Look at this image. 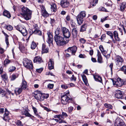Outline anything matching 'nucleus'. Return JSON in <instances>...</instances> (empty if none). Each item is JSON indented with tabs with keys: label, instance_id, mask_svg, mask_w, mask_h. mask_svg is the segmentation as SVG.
<instances>
[{
	"label": "nucleus",
	"instance_id": "f257e3e1",
	"mask_svg": "<svg viewBox=\"0 0 126 126\" xmlns=\"http://www.w3.org/2000/svg\"><path fill=\"white\" fill-rule=\"evenodd\" d=\"M22 13L21 14L27 20L30 19L31 17L32 11L26 7H23L21 9Z\"/></svg>",
	"mask_w": 126,
	"mask_h": 126
},
{
	"label": "nucleus",
	"instance_id": "f03ea898",
	"mask_svg": "<svg viewBox=\"0 0 126 126\" xmlns=\"http://www.w3.org/2000/svg\"><path fill=\"white\" fill-rule=\"evenodd\" d=\"M54 39L57 45L58 46H62L68 43V41H65L63 35L54 37Z\"/></svg>",
	"mask_w": 126,
	"mask_h": 126
},
{
	"label": "nucleus",
	"instance_id": "7ed1b4c3",
	"mask_svg": "<svg viewBox=\"0 0 126 126\" xmlns=\"http://www.w3.org/2000/svg\"><path fill=\"white\" fill-rule=\"evenodd\" d=\"M24 66L26 68L30 70L32 69L33 65L32 62L31 60L26 59L23 61Z\"/></svg>",
	"mask_w": 126,
	"mask_h": 126
},
{
	"label": "nucleus",
	"instance_id": "20e7f679",
	"mask_svg": "<svg viewBox=\"0 0 126 126\" xmlns=\"http://www.w3.org/2000/svg\"><path fill=\"white\" fill-rule=\"evenodd\" d=\"M112 82L113 85L117 87L122 86L123 85L125 84V82L123 80L120 78H117L116 81L112 80Z\"/></svg>",
	"mask_w": 126,
	"mask_h": 126
},
{
	"label": "nucleus",
	"instance_id": "39448f33",
	"mask_svg": "<svg viewBox=\"0 0 126 126\" xmlns=\"http://www.w3.org/2000/svg\"><path fill=\"white\" fill-rule=\"evenodd\" d=\"M61 31L64 37L67 38H69L70 37L71 33L68 29L65 27H63L62 28Z\"/></svg>",
	"mask_w": 126,
	"mask_h": 126
},
{
	"label": "nucleus",
	"instance_id": "423d86ee",
	"mask_svg": "<svg viewBox=\"0 0 126 126\" xmlns=\"http://www.w3.org/2000/svg\"><path fill=\"white\" fill-rule=\"evenodd\" d=\"M115 63L117 66L120 67L124 62L123 59L119 56H117L115 60Z\"/></svg>",
	"mask_w": 126,
	"mask_h": 126
},
{
	"label": "nucleus",
	"instance_id": "0eeeda50",
	"mask_svg": "<svg viewBox=\"0 0 126 126\" xmlns=\"http://www.w3.org/2000/svg\"><path fill=\"white\" fill-rule=\"evenodd\" d=\"M29 109L27 106H26L23 108V109L21 112V114L25 115L26 116L29 117H34V116L30 114L29 112Z\"/></svg>",
	"mask_w": 126,
	"mask_h": 126
},
{
	"label": "nucleus",
	"instance_id": "6e6552de",
	"mask_svg": "<svg viewBox=\"0 0 126 126\" xmlns=\"http://www.w3.org/2000/svg\"><path fill=\"white\" fill-rule=\"evenodd\" d=\"M33 96L35 98L40 101L43 100V97H42V93L40 91L37 90L34 92Z\"/></svg>",
	"mask_w": 126,
	"mask_h": 126
},
{
	"label": "nucleus",
	"instance_id": "1a4fd4ad",
	"mask_svg": "<svg viewBox=\"0 0 126 126\" xmlns=\"http://www.w3.org/2000/svg\"><path fill=\"white\" fill-rule=\"evenodd\" d=\"M68 94L66 93L64 95H63L62 96V102L63 104H66L67 103L68 101L70 99V98L67 96Z\"/></svg>",
	"mask_w": 126,
	"mask_h": 126
},
{
	"label": "nucleus",
	"instance_id": "9d476101",
	"mask_svg": "<svg viewBox=\"0 0 126 126\" xmlns=\"http://www.w3.org/2000/svg\"><path fill=\"white\" fill-rule=\"evenodd\" d=\"M115 126H126L122 119H117L114 123Z\"/></svg>",
	"mask_w": 126,
	"mask_h": 126
},
{
	"label": "nucleus",
	"instance_id": "9b49d317",
	"mask_svg": "<svg viewBox=\"0 0 126 126\" xmlns=\"http://www.w3.org/2000/svg\"><path fill=\"white\" fill-rule=\"evenodd\" d=\"M77 50V48L75 46H74L71 47H68L67 50H65V52H68L71 53L72 54L74 55Z\"/></svg>",
	"mask_w": 126,
	"mask_h": 126
},
{
	"label": "nucleus",
	"instance_id": "f8f14e48",
	"mask_svg": "<svg viewBox=\"0 0 126 126\" xmlns=\"http://www.w3.org/2000/svg\"><path fill=\"white\" fill-rule=\"evenodd\" d=\"M69 4V2L67 0H62L61 1V7L64 8L67 7Z\"/></svg>",
	"mask_w": 126,
	"mask_h": 126
},
{
	"label": "nucleus",
	"instance_id": "ddd939ff",
	"mask_svg": "<svg viewBox=\"0 0 126 126\" xmlns=\"http://www.w3.org/2000/svg\"><path fill=\"white\" fill-rule=\"evenodd\" d=\"M47 34L48 36L47 40V43L49 44H52L53 37L52 35L49 32H48L47 33Z\"/></svg>",
	"mask_w": 126,
	"mask_h": 126
},
{
	"label": "nucleus",
	"instance_id": "4468645a",
	"mask_svg": "<svg viewBox=\"0 0 126 126\" xmlns=\"http://www.w3.org/2000/svg\"><path fill=\"white\" fill-rule=\"evenodd\" d=\"M115 96L117 98L122 99L123 97V94L122 92L119 90H117L116 92Z\"/></svg>",
	"mask_w": 126,
	"mask_h": 126
},
{
	"label": "nucleus",
	"instance_id": "2eb2a0df",
	"mask_svg": "<svg viewBox=\"0 0 126 126\" xmlns=\"http://www.w3.org/2000/svg\"><path fill=\"white\" fill-rule=\"evenodd\" d=\"M33 62L37 63H40L43 62V61L40 56H37L35 57Z\"/></svg>",
	"mask_w": 126,
	"mask_h": 126
},
{
	"label": "nucleus",
	"instance_id": "dca6fc26",
	"mask_svg": "<svg viewBox=\"0 0 126 126\" xmlns=\"http://www.w3.org/2000/svg\"><path fill=\"white\" fill-rule=\"evenodd\" d=\"M48 68L49 70L53 69L54 68V63L52 59H49L48 62Z\"/></svg>",
	"mask_w": 126,
	"mask_h": 126
},
{
	"label": "nucleus",
	"instance_id": "f3484780",
	"mask_svg": "<svg viewBox=\"0 0 126 126\" xmlns=\"http://www.w3.org/2000/svg\"><path fill=\"white\" fill-rule=\"evenodd\" d=\"M48 48L46 47L44 44H43L42 47V53H47L48 52Z\"/></svg>",
	"mask_w": 126,
	"mask_h": 126
},
{
	"label": "nucleus",
	"instance_id": "a211bd4d",
	"mask_svg": "<svg viewBox=\"0 0 126 126\" xmlns=\"http://www.w3.org/2000/svg\"><path fill=\"white\" fill-rule=\"evenodd\" d=\"M97 56L98 57L97 61L99 63H103L102 58L101 57L100 52L98 50H97Z\"/></svg>",
	"mask_w": 126,
	"mask_h": 126
},
{
	"label": "nucleus",
	"instance_id": "6ab92c4d",
	"mask_svg": "<svg viewBox=\"0 0 126 126\" xmlns=\"http://www.w3.org/2000/svg\"><path fill=\"white\" fill-rule=\"evenodd\" d=\"M9 112L6 110L5 109L4 113V114L3 117H2L3 119L5 121L7 120L8 119V115Z\"/></svg>",
	"mask_w": 126,
	"mask_h": 126
},
{
	"label": "nucleus",
	"instance_id": "aec40b11",
	"mask_svg": "<svg viewBox=\"0 0 126 126\" xmlns=\"http://www.w3.org/2000/svg\"><path fill=\"white\" fill-rule=\"evenodd\" d=\"M126 7V2H123L120 6V10L121 12H123L125 9Z\"/></svg>",
	"mask_w": 126,
	"mask_h": 126
},
{
	"label": "nucleus",
	"instance_id": "412c9836",
	"mask_svg": "<svg viewBox=\"0 0 126 126\" xmlns=\"http://www.w3.org/2000/svg\"><path fill=\"white\" fill-rule=\"evenodd\" d=\"M94 77L95 81L99 82L101 83L102 82V79L101 77L100 76L95 75H94Z\"/></svg>",
	"mask_w": 126,
	"mask_h": 126
},
{
	"label": "nucleus",
	"instance_id": "4be33fe9",
	"mask_svg": "<svg viewBox=\"0 0 126 126\" xmlns=\"http://www.w3.org/2000/svg\"><path fill=\"white\" fill-rule=\"evenodd\" d=\"M113 35L115 40L118 41H120V38L118 37V34L117 31H114V32Z\"/></svg>",
	"mask_w": 126,
	"mask_h": 126
},
{
	"label": "nucleus",
	"instance_id": "5701e85b",
	"mask_svg": "<svg viewBox=\"0 0 126 126\" xmlns=\"http://www.w3.org/2000/svg\"><path fill=\"white\" fill-rule=\"evenodd\" d=\"M3 15L8 18H10L11 16L10 12L6 10H5L3 13Z\"/></svg>",
	"mask_w": 126,
	"mask_h": 126
},
{
	"label": "nucleus",
	"instance_id": "b1692460",
	"mask_svg": "<svg viewBox=\"0 0 126 126\" xmlns=\"http://www.w3.org/2000/svg\"><path fill=\"white\" fill-rule=\"evenodd\" d=\"M27 87L26 82L24 80H23L21 83V87L23 90L25 89Z\"/></svg>",
	"mask_w": 126,
	"mask_h": 126
},
{
	"label": "nucleus",
	"instance_id": "393cba45",
	"mask_svg": "<svg viewBox=\"0 0 126 126\" xmlns=\"http://www.w3.org/2000/svg\"><path fill=\"white\" fill-rule=\"evenodd\" d=\"M78 24L80 25L81 24L83 21V18L77 16L76 17Z\"/></svg>",
	"mask_w": 126,
	"mask_h": 126
},
{
	"label": "nucleus",
	"instance_id": "a878e982",
	"mask_svg": "<svg viewBox=\"0 0 126 126\" xmlns=\"http://www.w3.org/2000/svg\"><path fill=\"white\" fill-rule=\"evenodd\" d=\"M72 33L73 37H76L78 34V30L77 28L72 29Z\"/></svg>",
	"mask_w": 126,
	"mask_h": 126
},
{
	"label": "nucleus",
	"instance_id": "bb28decb",
	"mask_svg": "<svg viewBox=\"0 0 126 126\" xmlns=\"http://www.w3.org/2000/svg\"><path fill=\"white\" fill-rule=\"evenodd\" d=\"M99 48L102 54L104 56H105L107 52L106 51L104 50L103 47L102 46L100 45L99 47Z\"/></svg>",
	"mask_w": 126,
	"mask_h": 126
},
{
	"label": "nucleus",
	"instance_id": "cd10ccee",
	"mask_svg": "<svg viewBox=\"0 0 126 126\" xmlns=\"http://www.w3.org/2000/svg\"><path fill=\"white\" fill-rule=\"evenodd\" d=\"M23 89L21 87L19 88H16L15 90V92L16 95L19 94L22 92Z\"/></svg>",
	"mask_w": 126,
	"mask_h": 126
},
{
	"label": "nucleus",
	"instance_id": "c85d7f7f",
	"mask_svg": "<svg viewBox=\"0 0 126 126\" xmlns=\"http://www.w3.org/2000/svg\"><path fill=\"white\" fill-rule=\"evenodd\" d=\"M16 69V67L15 66L11 65L10 66L8 69L9 72H14Z\"/></svg>",
	"mask_w": 126,
	"mask_h": 126
},
{
	"label": "nucleus",
	"instance_id": "c756f323",
	"mask_svg": "<svg viewBox=\"0 0 126 126\" xmlns=\"http://www.w3.org/2000/svg\"><path fill=\"white\" fill-rule=\"evenodd\" d=\"M82 79L85 84L87 85L88 84V80L86 76L84 74L81 75Z\"/></svg>",
	"mask_w": 126,
	"mask_h": 126
},
{
	"label": "nucleus",
	"instance_id": "7c9ffc66",
	"mask_svg": "<svg viewBox=\"0 0 126 126\" xmlns=\"http://www.w3.org/2000/svg\"><path fill=\"white\" fill-rule=\"evenodd\" d=\"M54 117L57 118L59 119V120L60 121L59 122V123H61L64 122L63 120H61V118H63L62 115H55Z\"/></svg>",
	"mask_w": 126,
	"mask_h": 126
},
{
	"label": "nucleus",
	"instance_id": "2f4dec72",
	"mask_svg": "<svg viewBox=\"0 0 126 126\" xmlns=\"http://www.w3.org/2000/svg\"><path fill=\"white\" fill-rule=\"evenodd\" d=\"M24 27L23 25H18L15 27V28L16 30L20 32L23 28H24Z\"/></svg>",
	"mask_w": 126,
	"mask_h": 126
},
{
	"label": "nucleus",
	"instance_id": "473e14b6",
	"mask_svg": "<svg viewBox=\"0 0 126 126\" xmlns=\"http://www.w3.org/2000/svg\"><path fill=\"white\" fill-rule=\"evenodd\" d=\"M32 32L34 34H36L39 35H42L41 31L38 29L33 31Z\"/></svg>",
	"mask_w": 126,
	"mask_h": 126
},
{
	"label": "nucleus",
	"instance_id": "72a5a7b5",
	"mask_svg": "<svg viewBox=\"0 0 126 126\" xmlns=\"http://www.w3.org/2000/svg\"><path fill=\"white\" fill-rule=\"evenodd\" d=\"M86 15L85 12L83 11L81 12L78 16L83 18L85 17Z\"/></svg>",
	"mask_w": 126,
	"mask_h": 126
},
{
	"label": "nucleus",
	"instance_id": "f704fd0d",
	"mask_svg": "<svg viewBox=\"0 0 126 126\" xmlns=\"http://www.w3.org/2000/svg\"><path fill=\"white\" fill-rule=\"evenodd\" d=\"M51 8L52 11L54 12H55L57 9V7L56 4H52L51 5Z\"/></svg>",
	"mask_w": 126,
	"mask_h": 126
},
{
	"label": "nucleus",
	"instance_id": "c9c22d12",
	"mask_svg": "<svg viewBox=\"0 0 126 126\" xmlns=\"http://www.w3.org/2000/svg\"><path fill=\"white\" fill-rule=\"evenodd\" d=\"M1 77L3 80L4 81H7L8 79V77L7 74L6 73L4 74H3L1 75Z\"/></svg>",
	"mask_w": 126,
	"mask_h": 126
},
{
	"label": "nucleus",
	"instance_id": "e433bc0d",
	"mask_svg": "<svg viewBox=\"0 0 126 126\" xmlns=\"http://www.w3.org/2000/svg\"><path fill=\"white\" fill-rule=\"evenodd\" d=\"M60 29L58 28L56 30L55 32V35L54 37H55L56 36H59L61 35H62V34H60Z\"/></svg>",
	"mask_w": 126,
	"mask_h": 126
},
{
	"label": "nucleus",
	"instance_id": "4c0bfd02",
	"mask_svg": "<svg viewBox=\"0 0 126 126\" xmlns=\"http://www.w3.org/2000/svg\"><path fill=\"white\" fill-rule=\"evenodd\" d=\"M20 32L24 36H26L27 34V30L25 27H24V28H23L22 31Z\"/></svg>",
	"mask_w": 126,
	"mask_h": 126
},
{
	"label": "nucleus",
	"instance_id": "58836bf2",
	"mask_svg": "<svg viewBox=\"0 0 126 126\" xmlns=\"http://www.w3.org/2000/svg\"><path fill=\"white\" fill-rule=\"evenodd\" d=\"M32 109L33 110L34 112L36 115V116H37L38 117H41L37 113V110L36 108L33 106H32Z\"/></svg>",
	"mask_w": 126,
	"mask_h": 126
},
{
	"label": "nucleus",
	"instance_id": "ea45409f",
	"mask_svg": "<svg viewBox=\"0 0 126 126\" xmlns=\"http://www.w3.org/2000/svg\"><path fill=\"white\" fill-rule=\"evenodd\" d=\"M18 77V75L15 74H13L10 77V79L11 81L15 80Z\"/></svg>",
	"mask_w": 126,
	"mask_h": 126
},
{
	"label": "nucleus",
	"instance_id": "a19ab883",
	"mask_svg": "<svg viewBox=\"0 0 126 126\" xmlns=\"http://www.w3.org/2000/svg\"><path fill=\"white\" fill-rule=\"evenodd\" d=\"M36 47V43L34 41L32 42L31 45V48L32 49H35Z\"/></svg>",
	"mask_w": 126,
	"mask_h": 126
},
{
	"label": "nucleus",
	"instance_id": "79ce46f5",
	"mask_svg": "<svg viewBox=\"0 0 126 126\" xmlns=\"http://www.w3.org/2000/svg\"><path fill=\"white\" fill-rule=\"evenodd\" d=\"M86 24H84L81 26L80 30V32H83L86 30Z\"/></svg>",
	"mask_w": 126,
	"mask_h": 126
},
{
	"label": "nucleus",
	"instance_id": "37998d69",
	"mask_svg": "<svg viewBox=\"0 0 126 126\" xmlns=\"http://www.w3.org/2000/svg\"><path fill=\"white\" fill-rule=\"evenodd\" d=\"M98 0H93L92 2L90 3V4L92 5L93 7L95 6L96 4L98 3Z\"/></svg>",
	"mask_w": 126,
	"mask_h": 126
},
{
	"label": "nucleus",
	"instance_id": "c03bdc74",
	"mask_svg": "<svg viewBox=\"0 0 126 126\" xmlns=\"http://www.w3.org/2000/svg\"><path fill=\"white\" fill-rule=\"evenodd\" d=\"M42 14L44 17H47L49 16V14L46 11V10L44 11L42 13Z\"/></svg>",
	"mask_w": 126,
	"mask_h": 126
},
{
	"label": "nucleus",
	"instance_id": "a18cd8bd",
	"mask_svg": "<svg viewBox=\"0 0 126 126\" xmlns=\"http://www.w3.org/2000/svg\"><path fill=\"white\" fill-rule=\"evenodd\" d=\"M104 106L106 108L109 109H111L113 108V106L107 103H105Z\"/></svg>",
	"mask_w": 126,
	"mask_h": 126
},
{
	"label": "nucleus",
	"instance_id": "49530a36",
	"mask_svg": "<svg viewBox=\"0 0 126 126\" xmlns=\"http://www.w3.org/2000/svg\"><path fill=\"white\" fill-rule=\"evenodd\" d=\"M106 34L110 36L112 40H114L113 35L112 33L110 31L106 32Z\"/></svg>",
	"mask_w": 126,
	"mask_h": 126
},
{
	"label": "nucleus",
	"instance_id": "de8ad7c7",
	"mask_svg": "<svg viewBox=\"0 0 126 126\" xmlns=\"http://www.w3.org/2000/svg\"><path fill=\"white\" fill-rule=\"evenodd\" d=\"M5 36V41L6 43L7 46L9 45V42H8V37H9V36L7 34H4Z\"/></svg>",
	"mask_w": 126,
	"mask_h": 126
},
{
	"label": "nucleus",
	"instance_id": "09e8293b",
	"mask_svg": "<svg viewBox=\"0 0 126 126\" xmlns=\"http://www.w3.org/2000/svg\"><path fill=\"white\" fill-rule=\"evenodd\" d=\"M11 62L10 60H9L7 59H6L4 61V64L5 66H6L9 63Z\"/></svg>",
	"mask_w": 126,
	"mask_h": 126
},
{
	"label": "nucleus",
	"instance_id": "8fccbe9b",
	"mask_svg": "<svg viewBox=\"0 0 126 126\" xmlns=\"http://www.w3.org/2000/svg\"><path fill=\"white\" fill-rule=\"evenodd\" d=\"M0 95H1L2 96H5L6 94V92L3 90H2V89H1V88H0Z\"/></svg>",
	"mask_w": 126,
	"mask_h": 126
},
{
	"label": "nucleus",
	"instance_id": "3c124183",
	"mask_svg": "<svg viewBox=\"0 0 126 126\" xmlns=\"http://www.w3.org/2000/svg\"><path fill=\"white\" fill-rule=\"evenodd\" d=\"M121 69L122 71H123L124 73L126 74V66H123L121 68Z\"/></svg>",
	"mask_w": 126,
	"mask_h": 126
},
{
	"label": "nucleus",
	"instance_id": "603ef678",
	"mask_svg": "<svg viewBox=\"0 0 126 126\" xmlns=\"http://www.w3.org/2000/svg\"><path fill=\"white\" fill-rule=\"evenodd\" d=\"M33 27L32 31L34 30H36L38 29V27L37 24H35L33 25Z\"/></svg>",
	"mask_w": 126,
	"mask_h": 126
},
{
	"label": "nucleus",
	"instance_id": "864d4df0",
	"mask_svg": "<svg viewBox=\"0 0 126 126\" xmlns=\"http://www.w3.org/2000/svg\"><path fill=\"white\" fill-rule=\"evenodd\" d=\"M42 97H43V100L44 98H47L48 97V94H44L42 93Z\"/></svg>",
	"mask_w": 126,
	"mask_h": 126
},
{
	"label": "nucleus",
	"instance_id": "5fc2aeb1",
	"mask_svg": "<svg viewBox=\"0 0 126 126\" xmlns=\"http://www.w3.org/2000/svg\"><path fill=\"white\" fill-rule=\"evenodd\" d=\"M54 86L53 84L49 83L48 84L47 87L49 89H52L53 87Z\"/></svg>",
	"mask_w": 126,
	"mask_h": 126
},
{
	"label": "nucleus",
	"instance_id": "6e6d98bb",
	"mask_svg": "<svg viewBox=\"0 0 126 126\" xmlns=\"http://www.w3.org/2000/svg\"><path fill=\"white\" fill-rule=\"evenodd\" d=\"M16 125L17 126H23V124L19 120H18L17 121Z\"/></svg>",
	"mask_w": 126,
	"mask_h": 126
},
{
	"label": "nucleus",
	"instance_id": "4d7b16f0",
	"mask_svg": "<svg viewBox=\"0 0 126 126\" xmlns=\"http://www.w3.org/2000/svg\"><path fill=\"white\" fill-rule=\"evenodd\" d=\"M105 4L109 6H110L112 5L111 2L110 0H108V1L107 2H106Z\"/></svg>",
	"mask_w": 126,
	"mask_h": 126
},
{
	"label": "nucleus",
	"instance_id": "13d9d810",
	"mask_svg": "<svg viewBox=\"0 0 126 126\" xmlns=\"http://www.w3.org/2000/svg\"><path fill=\"white\" fill-rule=\"evenodd\" d=\"M62 115V116L63 118H61V120H62L64 119L63 116H64L65 117H66L67 116V114L65 112H62V115Z\"/></svg>",
	"mask_w": 126,
	"mask_h": 126
},
{
	"label": "nucleus",
	"instance_id": "bf43d9fd",
	"mask_svg": "<svg viewBox=\"0 0 126 126\" xmlns=\"http://www.w3.org/2000/svg\"><path fill=\"white\" fill-rule=\"evenodd\" d=\"M6 28L9 31H11L13 29L12 27L10 25H9L7 26Z\"/></svg>",
	"mask_w": 126,
	"mask_h": 126
},
{
	"label": "nucleus",
	"instance_id": "052dcab7",
	"mask_svg": "<svg viewBox=\"0 0 126 126\" xmlns=\"http://www.w3.org/2000/svg\"><path fill=\"white\" fill-rule=\"evenodd\" d=\"M106 37V35L105 34H102L101 38V41H103V40L105 39Z\"/></svg>",
	"mask_w": 126,
	"mask_h": 126
},
{
	"label": "nucleus",
	"instance_id": "680f3d73",
	"mask_svg": "<svg viewBox=\"0 0 126 126\" xmlns=\"http://www.w3.org/2000/svg\"><path fill=\"white\" fill-rule=\"evenodd\" d=\"M70 80L71 81L74 80L75 81L76 79V78L75 77L74 75H72V77L70 78Z\"/></svg>",
	"mask_w": 126,
	"mask_h": 126
},
{
	"label": "nucleus",
	"instance_id": "e2e57ef3",
	"mask_svg": "<svg viewBox=\"0 0 126 126\" xmlns=\"http://www.w3.org/2000/svg\"><path fill=\"white\" fill-rule=\"evenodd\" d=\"M73 107L72 106H71L68 108V111L70 113L73 110Z\"/></svg>",
	"mask_w": 126,
	"mask_h": 126
},
{
	"label": "nucleus",
	"instance_id": "0e129e2a",
	"mask_svg": "<svg viewBox=\"0 0 126 126\" xmlns=\"http://www.w3.org/2000/svg\"><path fill=\"white\" fill-rule=\"evenodd\" d=\"M62 88L66 89L68 88V87L66 85L63 84L61 86Z\"/></svg>",
	"mask_w": 126,
	"mask_h": 126
},
{
	"label": "nucleus",
	"instance_id": "69168bd1",
	"mask_svg": "<svg viewBox=\"0 0 126 126\" xmlns=\"http://www.w3.org/2000/svg\"><path fill=\"white\" fill-rule=\"evenodd\" d=\"M80 42L82 43H84L86 41V40L83 38H81L80 39Z\"/></svg>",
	"mask_w": 126,
	"mask_h": 126
},
{
	"label": "nucleus",
	"instance_id": "338daca9",
	"mask_svg": "<svg viewBox=\"0 0 126 126\" xmlns=\"http://www.w3.org/2000/svg\"><path fill=\"white\" fill-rule=\"evenodd\" d=\"M79 58H84L86 57V56L84 55H83L82 54H80L79 56Z\"/></svg>",
	"mask_w": 126,
	"mask_h": 126
},
{
	"label": "nucleus",
	"instance_id": "774afa93",
	"mask_svg": "<svg viewBox=\"0 0 126 126\" xmlns=\"http://www.w3.org/2000/svg\"><path fill=\"white\" fill-rule=\"evenodd\" d=\"M43 70V69L42 68H40L37 69L36 71L37 72L40 73L42 72Z\"/></svg>",
	"mask_w": 126,
	"mask_h": 126
}]
</instances>
